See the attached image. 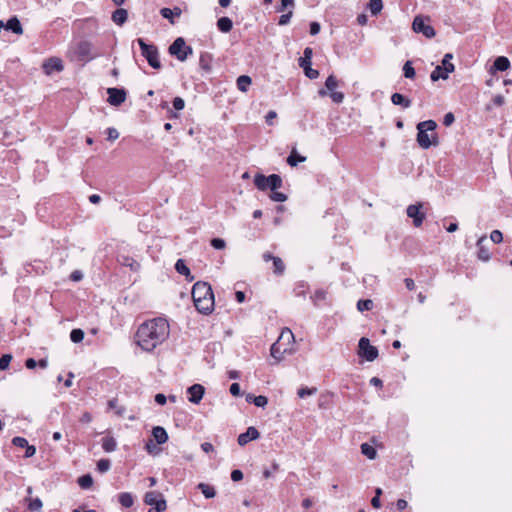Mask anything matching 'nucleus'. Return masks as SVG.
Wrapping results in <instances>:
<instances>
[{
  "label": "nucleus",
  "instance_id": "obj_54",
  "mask_svg": "<svg viewBox=\"0 0 512 512\" xmlns=\"http://www.w3.org/2000/svg\"><path fill=\"white\" fill-rule=\"evenodd\" d=\"M12 444L19 448H25L28 445V441L24 437L16 436L12 439Z\"/></svg>",
  "mask_w": 512,
  "mask_h": 512
},
{
  "label": "nucleus",
  "instance_id": "obj_57",
  "mask_svg": "<svg viewBox=\"0 0 512 512\" xmlns=\"http://www.w3.org/2000/svg\"><path fill=\"white\" fill-rule=\"evenodd\" d=\"M107 133V140L108 141H115L119 137V132L114 127H110L106 130Z\"/></svg>",
  "mask_w": 512,
  "mask_h": 512
},
{
  "label": "nucleus",
  "instance_id": "obj_62",
  "mask_svg": "<svg viewBox=\"0 0 512 512\" xmlns=\"http://www.w3.org/2000/svg\"><path fill=\"white\" fill-rule=\"evenodd\" d=\"M455 121V116L452 112H448L444 115V118H443V124L445 126H450L454 123Z\"/></svg>",
  "mask_w": 512,
  "mask_h": 512
},
{
  "label": "nucleus",
  "instance_id": "obj_8",
  "mask_svg": "<svg viewBox=\"0 0 512 512\" xmlns=\"http://www.w3.org/2000/svg\"><path fill=\"white\" fill-rule=\"evenodd\" d=\"M358 355L365 360L372 362L378 357V349L371 345L368 338L362 337L358 343Z\"/></svg>",
  "mask_w": 512,
  "mask_h": 512
},
{
  "label": "nucleus",
  "instance_id": "obj_31",
  "mask_svg": "<svg viewBox=\"0 0 512 512\" xmlns=\"http://www.w3.org/2000/svg\"><path fill=\"white\" fill-rule=\"evenodd\" d=\"M453 59V55L451 53H446L441 61V65L446 73H452L455 69L454 64L451 62Z\"/></svg>",
  "mask_w": 512,
  "mask_h": 512
},
{
  "label": "nucleus",
  "instance_id": "obj_19",
  "mask_svg": "<svg viewBox=\"0 0 512 512\" xmlns=\"http://www.w3.org/2000/svg\"><path fill=\"white\" fill-rule=\"evenodd\" d=\"M5 29L8 30V31H11V32H13L14 34H17V35H22L23 34L22 25L20 23V20L16 16L11 17L6 22Z\"/></svg>",
  "mask_w": 512,
  "mask_h": 512
},
{
  "label": "nucleus",
  "instance_id": "obj_13",
  "mask_svg": "<svg viewBox=\"0 0 512 512\" xmlns=\"http://www.w3.org/2000/svg\"><path fill=\"white\" fill-rule=\"evenodd\" d=\"M260 437L259 431L253 427L250 426L247 428V430L244 433H241L238 436L237 442L240 446H245L250 441L257 440Z\"/></svg>",
  "mask_w": 512,
  "mask_h": 512
},
{
  "label": "nucleus",
  "instance_id": "obj_63",
  "mask_svg": "<svg viewBox=\"0 0 512 512\" xmlns=\"http://www.w3.org/2000/svg\"><path fill=\"white\" fill-rule=\"evenodd\" d=\"M145 449L151 455H155L158 453L156 445L153 443L151 439L145 444Z\"/></svg>",
  "mask_w": 512,
  "mask_h": 512
},
{
  "label": "nucleus",
  "instance_id": "obj_17",
  "mask_svg": "<svg viewBox=\"0 0 512 512\" xmlns=\"http://www.w3.org/2000/svg\"><path fill=\"white\" fill-rule=\"evenodd\" d=\"M160 14L163 18L168 19L171 24L175 23V18L180 17L182 14V10L179 7L170 8H162L160 10Z\"/></svg>",
  "mask_w": 512,
  "mask_h": 512
},
{
  "label": "nucleus",
  "instance_id": "obj_22",
  "mask_svg": "<svg viewBox=\"0 0 512 512\" xmlns=\"http://www.w3.org/2000/svg\"><path fill=\"white\" fill-rule=\"evenodd\" d=\"M217 28L222 33H229L233 28V21L231 18L223 16L217 20Z\"/></svg>",
  "mask_w": 512,
  "mask_h": 512
},
{
  "label": "nucleus",
  "instance_id": "obj_45",
  "mask_svg": "<svg viewBox=\"0 0 512 512\" xmlns=\"http://www.w3.org/2000/svg\"><path fill=\"white\" fill-rule=\"evenodd\" d=\"M110 467L111 461L109 459L103 458L97 462V470L100 473H106L110 469Z\"/></svg>",
  "mask_w": 512,
  "mask_h": 512
},
{
  "label": "nucleus",
  "instance_id": "obj_37",
  "mask_svg": "<svg viewBox=\"0 0 512 512\" xmlns=\"http://www.w3.org/2000/svg\"><path fill=\"white\" fill-rule=\"evenodd\" d=\"M327 292L323 289H318L314 292V294L311 296V299L315 306H318L320 302L324 301L326 299Z\"/></svg>",
  "mask_w": 512,
  "mask_h": 512
},
{
  "label": "nucleus",
  "instance_id": "obj_15",
  "mask_svg": "<svg viewBox=\"0 0 512 512\" xmlns=\"http://www.w3.org/2000/svg\"><path fill=\"white\" fill-rule=\"evenodd\" d=\"M160 501H166L163 494L158 491H149L144 496V503L149 506H157Z\"/></svg>",
  "mask_w": 512,
  "mask_h": 512
},
{
  "label": "nucleus",
  "instance_id": "obj_35",
  "mask_svg": "<svg viewBox=\"0 0 512 512\" xmlns=\"http://www.w3.org/2000/svg\"><path fill=\"white\" fill-rule=\"evenodd\" d=\"M119 503L125 507L129 508L134 504V499L131 493L123 492L119 494Z\"/></svg>",
  "mask_w": 512,
  "mask_h": 512
},
{
  "label": "nucleus",
  "instance_id": "obj_10",
  "mask_svg": "<svg viewBox=\"0 0 512 512\" xmlns=\"http://www.w3.org/2000/svg\"><path fill=\"white\" fill-rule=\"evenodd\" d=\"M42 69L46 75L61 72L64 69L63 61L58 57H50L43 62Z\"/></svg>",
  "mask_w": 512,
  "mask_h": 512
},
{
  "label": "nucleus",
  "instance_id": "obj_9",
  "mask_svg": "<svg viewBox=\"0 0 512 512\" xmlns=\"http://www.w3.org/2000/svg\"><path fill=\"white\" fill-rule=\"evenodd\" d=\"M108 94V103L112 106H120L122 103L125 102L127 92L124 88H108L107 89Z\"/></svg>",
  "mask_w": 512,
  "mask_h": 512
},
{
  "label": "nucleus",
  "instance_id": "obj_14",
  "mask_svg": "<svg viewBox=\"0 0 512 512\" xmlns=\"http://www.w3.org/2000/svg\"><path fill=\"white\" fill-rule=\"evenodd\" d=\"M187 393L189 394V401L198 404L204 396L205 388L201 384H193L187 389Z\"/></svg>",
  "mask_w": 512,
  "mask_h": 512
},
{
  "label": "nucleus",
  "instance_id": "obj_43",
  "mask_svg": "<svg viewBox=\"0 0 512 512\" xmlns=\"http://www.w3.org/2000/svg\"><path fill=\"white\" fill-rule=\"evenodd\" d=\"M367 9L373 16L378 15L383 9V2H368Z\"/></svg>",
  "mask_w": 512,
  "mask_h": 512
},
{
  "label": "nucleus",
  "instance_id": "obj_56",
  "mask_svg": "<svg viewBox=\"0 0 512 512\" xmlns=\"http://www.w3.org/2000/svg\"><path fill=\"white\" fill-rule=\"evenodd\" d=\"M330 98L334 103L340 104L344 100V94L342 92L332 91L329 94Z\"/></svg>",
  "mask_w": 512,
  "mask_h": 512
},
{
  "label": "nucleus",
  "instance_id": "obj_50",
  "mask_svg": "<svg viewBox=\"0 0 512 512\" xmlns=\"http://www.w3.org/2000/svg\"><path fill=\"white\" fill-rule=\"evenodd\" d=\"M12 360L11 354H4L0 357V370H6Z\"/></svg>",
  "mask_w": 512,
  "mask_h": 512
},
{
  "label": "nucleus",
  "instance_id": "obj_52",
  "mask_svg": "<svg viewBox=\"0 0 512 512\" xmlns=\"http://www.w3.org/2000/svg\"><path fill=\"white\" fill-rule=\"evenodd\" d=\"M304 70V74L309 79H316L319 76V71L313 69L311 66H307L306 68H302Z\"/></svg>",
  "mask_w": 512,
  "mask_h": 512
},
{
  "label": "nucleus",
  "instance_id": "obj_33",
  "mask_svg": "<svg viewBox=\"0 0 512 512\" xmlns=\"http://www.w3.org/2000/svg\"><path fill=\"white\" fill-rule=\"evenodd\" d=\"M197 488L203 493L205 498L210 499L215 497L216 491L213 486H210L205 483H199Z\"/></svg>",
  "mask_w": 512,
  "mask_h": 512
},
{
  "label": "nucleus",
  "instance_id": "obj_60",
  "mask_svg": "<svg viewBox=\"0 0 512 512\" xmlns=\"http://www.w3.org/2000/svg\"><path fill=\"white\" fill-rule=\"evenodd\" d=\"M268 404V398L263 395H259L255 398L254 405L257 407L264 408Z\"/></svg>",
  "mask_w": 512,
  "mask_h": 512
},
{
  "label": "nucleus",
  "instance_id": "obj_11",
  "mask_svg": "<svg viewBox=\"0 0 512 512\" xmlns=\"http://www.w3.org/2000/svg\"><path fill=\"white\" fill-rule=\"evenodd\" d=\"M422 204H412L407 207V216L413 219L415 227H420L425 219V213L421 212Z\"/></svg>",
  "mask_w": 512,
  "mask_h": 512
},
{
  "label": "nucleus",
  "instance_id": "obj_40",
  "mask_svg": "<svg viewBox=\"0 0 512 512\" xmlns=\"http://www.w3.org/2000/svg\"><path fill=\"white\" fill-rule=\"evenodd\" d=\"M403 74H404V77H406L408 79H413L415 77L416 72H415L414 67L412 66L411 61H406L404 63Z\"/></svg>",
  "mask_w": 512,
  "mask_h": 512
},
{
  "label": "nucleus",
  "instance_id": "obj_6",
  "mask_svg": "<svg viewBox=\"0 0 512 512\" xmlns=\"http://www.w3.org/2000/svg\"><path fill=\"white\" fill-rule=\"evenodd\" d=\"M168 52L170 55L183 62L188 58L189 55H192L193 49L191 46L186 45L184 38L178 37L169 46Z\"/></svg>",
  "mask_w": 512,
  "mask_h": 512
},
{
  "label": "nucleus",
  "instance_id": "obj_23",
  "mask_svg": "<svg viewBox=\"0 0 512 512\" xmlns=\"http://www.w3.org/2000/svg\"><path fill=\"white\" fill-rule=\"evenodd\" d=\"M510 68V61L507 57L505 56H499L497 57L494 62H493V66H492V69H494L495 71H506Z\"/></svg>",
  "mask_w": 512,
  "mask_h": 512
},
{
  "label": "nucleus",
  "instance_id": "obj_12",
  "mask_svg": "<svg viewBox=\"0 0 512 512\" xmlns=\"http://www.w3.org/2000/svg\"><path fill=\"white\" fill-rule=\"evenodd\" d=\"M92 50V45L88 41H80L76 45L75 54L77 55V58L81 61H88L92 58L90 57V53Z\"/></svg>",
  "mask_w": 512,
  "mask_h": 512
},
{
  "label": "nucleus",
  "instance_id": "obj_36",
  "mask_svg": "<svg viewBox=\"0 0 512 512\" xmlns=\"http://www.w3.org/2000/svg\"><path fill=\"white\" fill-rule=\"evenodd\" d=\"M77 483L82 489H89L93 485V478L90 474H84L77 479Z\"/></svg>",
  "mask_w": 512,
  "mask_h": 512
},
{
  "label": "nucleus",
  "instance_id": "obj_18",
  "mask_svg": "<svg viewBox=\"0 0 512 512\" xmlns=\"http://www.w3.org/2000/svg\"><path fill=\"white\" fill-rule=\"evenodd\" d=\"M175 270L180 275H183L186 277V280L191 282L194 280V276L191 275L190 269L186 265L185 261L183 259H178L175 263Z\"/></svg>",
  "mask_w": 512,
  "mask_h": 512
},
{
  "label": "nucleus",
  "instance_id": "obj_32",
  "mask_svg": "<svg viewBox=\"0 0 512 512\" xmlns=\"http://www.w3.org/2000/svg\"><path fill=\"white\" fill-rule=\"evenodd\" d=\"M448 73H446V70L443 69L442 66L438 65L436 68L432 71L430 78L433 82L438 81L439 79H447Z\"/></svg>",
  "mask_w": 512,
  "mask_h": 512
},
{
  "label": "nucleus",
  "instance_id": "obj_30",
  "mask_svg": "<svg viewBox=\"0 0 512 512\" xmlns=\"http://www.w3.org/2000/svg\"><path fill=\"white\" fill-rule=\"evenodd\" d=\"M304 161H306V157L297 153L295 148L291 151L290 155L287 157V163L291 167H295V166H297L298 163L304 162Z\"/></svg>",
  "mask_w": 512,
  "mask_h": 512
},
{
  "label": "nucleus",
  "instance_id": "obj_44",
  "mask_svg": "<svg viewBox=\"0 0 512 512\" xmlns=\"http://www.w3.org/2000/svg\"><path fill=\"white\" fill-rule=\"evenodd\" d=\"M308 285L305 282H299L294 288V294L297 297H305Z\"/></svg>",
  "mask_w": 512,
  "mask_h": 512
},
{
  "label": "nucleus",
  "instance_id": "obj_59",
  "mask_svg": "<svg viewBox=\"0 0 512 512\" xmlns=\"http://www.w3.org/2000/svg\"><path fill=\"white\" fill-rule=\"evenodd\" d=\"M172 104L173 108L178 111L184 109L185 107V101L181 97H175L172 101Z\"/></svg>",
  "mask_w": 512,
  "mask_h": 512
},
{
  "label": "nucleus",
  "instance_id": "obj_21",
  "mask_svg": "<svg viewBox=\"0 0 512 512\" xmlns=\"http://www.w3.org/2000/svg\"><path fill=\"white\" fill-rule=\"evenodd\" d=\"M391 102L394 105L401 106L403 108H409L412 104L411 100L401 93L392 94Z\"/></svg>",
  "mask_w": 512,
  "mask_h": 512
},
{
  "label": "nucleus",
  "instance_id": "obj_42",
  "mask_svg": "<svg viewBox=\"0 0 512 512\" xmlns=\"http://www.w3.org/2000/svg\"><path fill=\"white\" fill-rule=\"evenodd\" d=\"M373 308V302L370 299H361L357 302V309L360 312L369 311Z\"/></svg>",
  "mask_w": 512,
  "mask_h": 512
},
{
  "label": "nucleus",
  "instance_id": "obj_47",
  "mask_svg": "<svg viewBox=\"0 0 512 512\" xmlns=\"http://www.w3.org/2000/svg\"><path fill=\"white\" fill-rule=\"evenodd\" d=\"M338 86V80L334 75H329L325 81V88L332 92Z\"/></svg>",
  "mask_w": 512,
  "mask_h": 512
},
{
  "label": "nucleus",
  "instance_id": "obj_25",
  "mask_svg": "<svg viewBox=\"0 0 512 512\" xmlns=\"http://www.w3.org/2000/svg\"><path fill=\"white\" fill-rule=\"evenodd\" d=\"M485 237L480 238L477 241V247H478V258L482 261H488L490 259V253L489 250L484 246Z\"/></svg>",
  "mask_w": 512,
  "mask_h": 512
},
{
  "label": "nucleus",
  "instance_id": "obj_58",
  "mask_svg": "<svg viewBox=\"0 0 512 512\" xmlns=\"http://www.w3.org/2000/svg\"><path fill=\"white\" fill-rule=\"evenodd\" d=\"M491 241L495 244L502 242L503 234L499 230H493L490 234Z\"/></svg>",
  "mask_w": 512,
  "mask_h": 512
},
{
  "label": "nucleus",
  "instance_id": "obj_39",
  "mask_svg": "<svg viewBox=\"0 0 512 512\" xmlns=\"http://www.w3.org/2000/svg\"><path fill=\"white\" fill-rule=\"evenodd\" d=\"M84 331L80 328H75L70 332V339L73 343H80L84 339Z\"/></svg>",
  "mask_w": 512,
  "mask_h": 512
},
{
  "label": "nucleus",
  "instance_id": "obj_61",
  "mask_svg": "<svg viewBox=\"0 0 512 512\" xmlns=\"http://www.w3.org/2000/svg\"><path fill=\"white\" fill-rule=\"evenodd\" d=\"M321 30V26L318 22L316 21H313L310 23L309 25V33L312 35V36H315L317 35Z\"/></svg>",
  "mask_w": 512,
  "mask_h": 512
},
{
  "label": "nucleus",
  "instance_id": "obj_38",
  "mask_svg": "<svg viewBox=\"0 0 512 512\" xmlns=\"http://www.w3.org/2000/svg\"><path fill=\"white\" fill-rule=\"evenodd\" d=\"M274 273L276 275H282L285 271V264L280 257L273 258Z\"/></svg>",
  "mask_w": 512,
  "mask_h": 512
},
{
  "label": "nucleus",
  "instance_id": "obj_4",
  "mask_svg": "<svg viewBox=\"0 0 512 512\" xmlns=\"http://www.w3.org/2000/svg\"><path fill=\"white\" fill-rule=\"evenodd\" d=\"M138 43L142 56L147 60L148 64L156 70L161 69L162 65L159 60V51L154 44H148L142 38L136 40Z\"/></svg>",
  "mask_w": 512,
  "mask_h": 512
},
{
  "label": "nucleus",
  "instance_id": "obj_3",
  "mask_svg": "<svg viewBox=\"0 0 512 512\" xmlns=\"http://www.w3.org/2000/svg\"><path fill=\"white\" fill-rule=\"evenodd\" d=\"M416 141L422 149H429L431 146L439 145V137L435 132L437 123L434 120L419 122L416 126Z\"/></svg>",
  "mask_w": 512,
  "mask_h": 512
},
{
  "label": "nucleus",
  "instance_id": "obj_48",
  "mask_svg": "<svg viewBox=\"0 0 512 512\" xmlns=\"http://www.w3.org/2000/svg\"><path fill=\"white\" fill-rule=\"evenodd\" d=\"M269 198L275 202H285L287 200V195L277 190H274L270 193Z\"/></svg>",
  "mask_w": 512,
  "mask_h": 512
},
{
  "label": "nucleus",
  "instance_id": "obj_34",
  "mask_svg": "<svg viewBox=\"0 0 512 512\" xmlns=\"http://www.w3.org/2000/svg\"><path fill=\"white\" fill-rule=\"evenodd\" d=\"M361 453L371 460L375 459L377 455L376 449L368 443H363L361 445Z\"/></svg>",
  "mask_w": 512,
  "mask_h": 512
},
{
  "label": "nucleus",
  "instance_id": "obj_51",
  "mask_svg": "<svg viewBox=\"0 0 512 512\" xmlns=\"http://www.w3.org/2000/svg\"><path fill=\"white\" fill-rule=\"evenodd\" d=\"M293 339H294V335H293L292 331L289 328H285L282 331V333H281V335H280V337H279V339L277 341L282 343L283 340H287L288 343H289L290 340H293Z\"/></svg>",
  "mask_w": 512,
  "mask_h": 512
},
{
  "label": "nucleus",
  "instance_id": "obj_24",
  "mask_svg": "<svg viewBox=\"0 0 512 512\" xmlns=\"http://www.w3.org/2000/svg\"><path fill=\"white\" fill-rule=\"evenodd\" d=\"M118 261L121 265L129 267L132 271H138L140 269L139 262L130 256H121Z\"/></svg>",
  "mask_w": 512,
  "mask_h": 512
},
{
  "label": "nucleus",
  "instance_id": "obj_49",
  "mask_svg": "<svg viewBox=\"0 0 512 512\" xmlns=\"http://www.w3.org/2000/svg\"><path fill=\"white\" fill-rule=\"evenodd\" d=\"M210 244L216 250H222L226 247V242L222 238H212Z\"/></svg>",
  "mask_w": 512,
  "mask_h": 512
},
{
  "label": "nucleus",
  "instance_id": "obj_20",
  "mask_svg": "<svg viewBox=\"0 0 512 512\" xmlns=\"http://www.w3.org/2000/svg\"><path fill=\"white\" fill-rule=\"evenodd\" d=\"M111 18L115 24L122 26L127 21L128 12L124 8H118L112 13Z\"/></svg>",
  "mask_w": 512,
  "mask_h": 512
},
{
  "label": "nucleus",
  "instance_id": "obj_26",
  "mask_svg": "<svg viewBox=\"0 0 512 512\" xmlns=\"http://www.w3.org/2000/svg\"><path fill=\"white\" fill-rule=\"evenodd\" d=\"M281 346H282V343L277 341V342L273 343L270 348L271 356L273 358H275L277 360V362L280 361L282 359L283 354L288 351L287 348L281 349Z\"/></svg>",
  "mask_w": 512,
  "mask_h": 512
},
{
  "label": "nucleus",
  "instance_id": "obj_55",
  "mask_svg": "<svg viewBox=\"0 0 512 512\" xmlns=\"http://www.w3.org/2000/svg\"><path fill=\"white\" fill-rule=\"evenodd\" d=\"M292 15H293V10H289L287 13L282 14L279 17L278 24L281 26L287 25L290 22Z\"/></svg>",
  "mask_w": 512,
  "mask_h": 512
},
{
  "label": "nucleus",
  "instance_id": "obj_28",
  "mask_svg": "<svg viewBox=\"0 0 512 512\" xmlns=\"http://www.w3.org/2000/svg\"><path fill=\"white\" fill-rule=\"evenodd\" d=\"M117 448V442L114 437L106 436L102 438V449L105 452H113Z\"/></svg>",
  "mask_w": 512,
  "mask_h": 512
},
{
  "label": "nucleus",
  "instance_id": "obj_53",
  "mask_svg": "<svg viewBox=\"0 0 512 512\" xmlns=\"http://www.w3.org/2000/svg\"><path fill=\"white\" fill-rule=\"evenodd\" d=\"M108 407L110 409H116V413L119 415V416H122L125 412V408L124 407H118L117 406V399H111L108 401Z\"/></svg>",
  "mask_w": 512,
  "mask_h": 512
},
{
  "label": "nucleus",
  "instance_id": "obj_5",
  "mask_svg": "<svg viewBox=\"0 0 512 512\" xmlns=\"http://www.w3.org/2000/svg\"><path fill=\"white\" fill-rule=\"evenodd\" d=\"M282 184V178L278 174H271L269 176H265L264 174L257 173L254 176V185L257 187V189L261 191L270 189L272 192L274 190L281 188Z\"/></svg>",
  "mask_w": 512,
  "mask_h": 512
},
{
  "label": "nucleus",
  "instance_id": "obj_2",
  "mask_svg": "<svg viewBox=\"0 0 512 512\" xmlns=\"http://www.w3.org/2000/svg\"><path fill=\"white\" fill-rule=\"evenodd\" d=\"M192 298L194 306L199 313L209 315L213 312L215 300L209 283L204 281L196 282L192 287Z\"/></svg>",
  "mask_w": 512,
  "mask_h": 512
},
{
  "label": "nucleus",
  "instance_id": "obj_46",
  "mask_svg": "<svg viewBox=\"0 0 512 512\" xmlns=\"http://www.w3.org/2000/svg\"><path fill=\"white\" fill-rule=\"evenodd\" d=\"M317 392V388L316 387H301L298 389V396L300 398H305L306 396H311V395H314L316 394Z\"/></svg>",
  "mask_w": 512,
  "mask_h": 512
},
{
  "label": "nucleus",
  "instance_id": "obj_64",
  "mask_svg": "<svg viewBox=\"0 0 512 512\" xmlns=\"http://www.w3.org/2000/svg\"><path fill=\"white\" fill-rule=\"evenodd\" d=\"M167 509L166 501H160V504L157 506H152L148 512H163Z\"/></svg>",
  "mask_w": 512,
  "mask_h": 512
},
{
  "label": "nucleus",
  "instance_id": "obj_1",
  "mask_svg": "<svg viewBox=\"0 0 512 512\" xmlns=\"http://www.w3.org/2000/svg\"><path fill=\"white\" fill-rule=\"evenodd\" d=\"M169 323L164 318H154L142 323L136 332V343L147 352L153 351L169 336Z\"/></svg>",
  "mask_w": 512,
  "mask_h": 512
},
{
  "label": "nucleus",
  "instance_id": "obj_29",
  "mask_svg": "<svg viewBox=\"0 0 512 512\" xmlns=\"http://www.w3.org/2000/svg\"><path fill=\"white\" fill-rule=\"evenodd\" d=\"M251 83H252V79L248 75H241L237 78V81H236L237 88L241 92H246L248 90L249 86L251 85Z\"/></svg>",
  "mask_w": 512,
  "mask_h": 512
},
{
  "label": "nucleus",
  "instance_id": "obj_27",
  "mask_svg": "<svg viewBox=\"0 0 512 512\" xmlns=\"http://www.w3.org/2000/svg\"><path fill=\"white\" fill-rule=\"evenodd\" d=\"M312 56H313L312 48L306 47L303 51V56L299 58V66L301 68H306L307 66H311Z\"/></svg>",
  "mask_w": 512,
  "mask_h": 512
},
{
  "label": "nucleus",
  "instance_id": "obj_41",
  "mask_svg": "<svg viewBox=\"0 0 512 512\" xmlns=\"http://www.w3.org/2000/svg\"><path fill=\"white\" fill-rule=\"evenodd\" d=\"M28 501L29 502H28L27 508L30 511L39 512L42 509L43 504L39 498H34V499L29 498Z\"/></svg>",
  "mask_w": 512,
  "mask_h": 512
},
{
  "label": "nucleus",
  "instance_id": "obj_16",
  "mask_svg": "<svg viewBox=\"0 0 512 512\" xmlns=\"http://www.w3.org/2000/svg\"><path fill=\"white\" fill-rule=\"evenodd\" d=\"M152 436L158 445H162L168 441V433L162 426H155L152 429Z\"/></svg>",
  "mask_w": 512,
  "mask_h": 512
},
{
  "label": "nucleus",
  "instance_id": "obj_7",
  "mask_svg": "<svg viewBox=\"0 0 512 512\" xmlns=\"http://www.w3.org/2000/svg\"><path fill=\"white\" fill-rule=\"evenodd\" d=\"M426 21L429 22L430 18L423 15H417L412 23V28L416 33H422L426 38H433L436 35L435 29L426 24Z\"/></svg>",
  "mask_w": 512,
  "mask_h": 512
}]
</instances>
